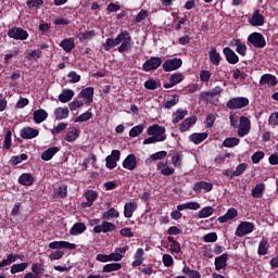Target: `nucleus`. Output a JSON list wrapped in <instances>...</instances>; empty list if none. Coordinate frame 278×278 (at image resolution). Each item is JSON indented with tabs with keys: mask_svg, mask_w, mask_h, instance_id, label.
I'll list each match as a JSON object with an SVG mask.
<instances>
[{
	"mask_svg": "<svg viewBox=\"0 0 278 278\" xmlns=\"http://www.w3.org/2000/svg\"><path fill=\"white\" fill-rule=\"evenodd\" d=\"M131 45H134V41L131 40V35H129V31L123 30L117 35L118 53H127V51L131 49Z\"/></svg>",
	"mask_w": 278,
	"mask_h": 278,
	"instance_id": "nucleus-1",
	"label": "nucleus"
},
{
	"mask_svg": "<svg viewBox=\"0 0 278 278\" xmlns=\"http://www.w3.org/2000/svg\"><path fill=\"white\" fill-rule=\"evenodd\" d=\"M147 134L155 138L157 142H164V140H166V128L164 126L154 124L148 127Z\"/></svg>",
	"mask_w": 278,
	"mask_h": 278,
	"instance_id": "nucleus-2",
	"label": "nucleus"
},
{
	"mask_svg": "<svg viewBox=\"0 0 278 278\" xmlns=\"http://www.w3.org/2000/svg\"><path fill=\"white\" fill-rule=\"evenodd\" d=\"M255 231V224L251 222H241L235 231V236L238 238H244V236H249V233H253Z\"/></svg>",
	"mask_w": 278,
	"mask_h": 278,
	"instance_id": "nucleus-3",
	"label": "nucleus"
},
{
	"mask_svg": "<svg viewBox=\"0 0 278 278\" xmlns=\"http://www.w3.org/2000/svg\"><path fill=\"white\" fill-rule=\"evenodd\" d=\"M249 105V100L244 97H237L231 98L227 103L226 106L228 110H242Z\"/></svg>",
	"mask_w": 278,
	"mask_h": 278,
	"instance_id": "nucleus-4",
	"label": "nucleus"
},
{
	"mask_svg": "<svg viewBox=\"0 0 278 278\" xmlns=\"http://www.w3.org/2000/svg\"><path fill=\"white\" fill-rule=\"evenodd\" d=\"M248 42L256 49H264V47H266V39L264 38V35L260 33H252L248 37Z\"/></svg>",
	"mask_w": 278,
	"mask_h": 278,
	"instance_id": "nucleus-5",
	"label": "nucleus"
},
{
	"mask_svg": "<svg viewBox=\"0 0 278 278\" xmlns=\"http://www.w3.org/2000/svg\"><path fill=\"white\" fill-rule=\"evenodd\" d=\"M181 64H184L181 59L174 58L167 59L162 66L165 73H173V71H178V68H181Z\"/></svg>",
	"mask_w": 278,
	"mask_h": 278,
	"instance_id": "nucleus-6",
	"label": "nucleus"
},
{
	"mask_svg": "<svg viewBox=\"0 0 278 278\" xmlns=\"http://www.w3.org/2000/svg\"><path fill=\"white\" fill-rule=\"evenodd\" d=\"M160 66H162V58L151 56L143 63L142 68L146 73H149L151 71H157Z\"/></svg>",
	"mask_w": 278,
	"mask_h": 278,
	"instance_id": "nucleus-7",
	"label": "nucleus"
},
{
	"mask_svg": "<svg viewBox=\"0 0 278 278\" xmlns=\"http://www.w3.org/2000/svg\"><path fill=\"white\" fill-rule=\"evenodd\" d=\"M9 38H13V40H27L29 38V33L21 27H12L8 31Z\"/></svg>",
	"mask_w": 278,
	"mask_h": 278,
	"instance_id": "nucleus-8",
	"label": "nucleus"
},
{
	"mask_svg": "<svg viewBox=\"0 0 278 278\" xmlns=\"http://www.w3.org/2000/svg\"><path fill=\"white\" fill-rule=\"evenodd\" d=\"M248 23H250L252 27H264L266 23V17L262 15L260 10H255L249 17Z\"/></svg>",
	"mask_w": 278,
	"mask_h": 278,
	"instance_id": "nucleus-9",
	"label": "nucleus"
},
{
	"mask_svg": "<svg viewBox=\"0 0 278 278\" xmlns=\"http://www.w3.org/2000/svg\"><path fill=\"white\" fill-rule=\"evenodd\" d=\"M49 249L52 251H56L60 249H67V251H75L77 249V244L71 243L68 241H52L49 243Z\"/></svg>",
	"mask_w": 278,
	"mask_h": 278,
	"instance_id": "nucleus-10",
	"label": "nucleus"
},
{
	"mask_svg": "<svg viewBox=\"0 0 278 278\" xmlns=\"http://www.w3.org/2000/svg\"><path fill=\"white\" fill-rule=\"evenodd\" d=\"M77 98L83 99V102H85L86 105H90V103H92V101H94V88L87 87V88L83 89L78 93Z\"/></svg>",
	"mask_w": 278,
	"mask_h": 278,
	"instance_id": "nucleus-11",
	"label": "nucleus"
},
{
	"mask_svg": "<svg viewBox=\"0 0 278 278\" xmlns=\"http://www.w3.org/2000/svg\"><path fill=\"white\" fill-rule=\"evenodd\" d=\"M249 131H251V121L245 116H241L239 122L238 136L240 138H244V136H248Z\"/></svg>",
	"mask_w": 278,
	"mask_h": 278,
	"instance_id": "nucleus-12",
	"label": "nucleus"
},
{
	"mask_svg": "<svg viewBox=\"0 0 278 278\" xmlns=\"http://www.w3.org/2000/svg\"><path fill=\"white\" fill-rule=\"evenodd\" d=\"M93 231L94 233H110L116 231V225L104 220L101 225L94 226Z\"/></svg>",
	"mask_w": 278,
	"mask_h": 278,
	"instance_id": "nucleus-13",
	"label": "nucleus"
},
{
	"mask_svg": "<svg viewBox=\"0 0 278 278\" xmlns=\"http://www.w3.org/2000/svg\"><path fill=\"white\" fill-rule=\"evenodd\" d=\"M184 79H186L184 74L179 73V72H176V73H174L169 76V81L164 83L163 87L166 88V89L173 88L174 86H177V84H181V81H184Z\"/></svg>",
	"mask_w": 278,
	"mask_h": 278,
	"instance_id": "nucleus-14",
	"label": "nucleus"
},
{
	"mask_svg": "<svg viewBox=\"0 0 278 278\" xmlns=\"http://www.w3.org/2000/svg\"><path fill=\"white\" fill-rule=\"evenodd\" d=\"M121 160V151L113 150L111 155L106 156V168L110 170H113V168L116 166L117 162Z\"/></svg>",
	"mask_w": 278,
	"mask_h": 278,
	"instance_id": "nucleus-15",
	"label": "nucleus"
},
{
	"mask_svg": "<svg viewBox=\"0 0 278 278\" xmlns=\"http://www.w3.org/2000/svg\"><path fill=\"white\" fill-rule=\"evenodd\" d=\"M223 53L228 64H238V62H240V58L238 56V54H236V52L231 48L229 47L224 48Z\"/></svg>",
	"mask_w": 278,
	"mask_h": 278,
	"instance_id": "nucleus-16",
	"label": "nucleus"
},
{
	"mask_svg": "<svg viewBox=\"0 0 278 278\" xmlns=\"http://www.w3.org/2000/svg\"><path fill=\"white\" fill-rule=\"evenodd\" d=\"M137 166L138 159H136L135 154L127 155L126 159L123 161V168H126V170H136Z\"/></svg>",
	"mask_w": 278,
	"mask_h": 278,
	"instance_id": "nucleus-17",
	"label": "nucleus"
},
{
	"mask_svg": "<svg viewBox=\"0 0 278 278\" xmlns=\"http://www.w3.org/2000/svg\"><path fill=\"white\" fill-rule=\"evenodd\" d=\"M214 185L207 181H198L193 186L194 192H212Z\"/></svg>",
	"mask_w": 278,
	"mask_h": 278,
	"instance_id": "nucleus-18",
	"label": "nucleus"
},
{
	"mask_svg": "<svg viewBox=\"0 0 278 278\" xmlns=\"http://www.w3.org/2000/svg\"><path fill=\"white\" fill-rule=\"evenodd\" d=\"M40 134L38 129L26 127L21 130V138L24 140H31L34 138H37V136Z\"/></svg>",
	"mask_w": 278,
	"mask_h": 278,
	"instance_id": "nucleus-19",
	"label": "nucleus"
},
{
	"mask_svg": "<svg viewBox=\"0 0 278 278\" xmlns=\"http://www.w3.org/2000/svg\"><path fill=\"white\" fill-rule=\"evenodd\" d=\"M238 217V210L230 207L228 208V211L226 212L225 215L219 216L217 218L218 223H229V220H233V218Z\"/></svg>",
	"mask_w": 278,
	"mask_h": 278,
	"instance_id": "nucleus-20",
	"label": "nucleus"
},
{
	"mask_svg": "<svg viewBox=\"0 0 278 278\" xmlns=\"http://www.w3.org/2000/svg\"><path fill=\"white\" fill-rule=\"evenodd\" d=\"M278 84L277 77L271 74H264L260 79L261 86H268L270 88L275 87Z\"/></svg>",
	"mask_w": 278,
	"mask_h": 278,
	"instance_id": "nucleus-21",
	"label": "nucleus"
},
{
	"mask_svg": "<svg viewBox=\"0 0 278 278\" xmlns=\"http://www.w3.org/2000/svg\"><path fill=\"white\" fill-rule=\"evenodd\" d=\"M157 170H160L161 175L165 177H170V175H175V168L168 166L167 162H159Z\"/></svg>",
	"mask_w": 278,
	"mask_h": 278,
	"instance_id": "nucleus-22",
	"label": "nucleus"
},
{
	"mask_svg": "<svg viewBox=\"0 0 278 278\" xmlns=\"http://www.w3.org/2000/svg\"><path fill=\"white\" fill-rule=\"evenodd\" d=\"M36 181V178L34 177V175L29 174V173H24L18 177V184H21V186H34V182Z\"/></svg>",
	"mask_w": 278,
	"mask_h": 278,
	"instance_id": "nucleus-23",
	"label": "nucleus"
},
{
	"mask_svg": "<svg viewBox=\"0 0 278 278\" xmlns=\"http://www.w3.org/2000/svg\"><path fill=\"white\" fill-rule=\"evenodd\" d=\"M97 197H99L97 191H93V190L87 191L85 193V198L87 202H83L81 207H92V203H94V201L97 200Z\"/></svg>",
	"mask_w": 278,
	"mask_h": 278,
	"instance_id": "nucleus-24",
	"label": "nucleus"
},
{
	"mask_svg": "<svg viewBox=\"0 0 278 278\" xmlns=\"http://www.w3.org/2000/svg\"><path fill=\"white\" fill-rule=\"evenodd\" d=\"M230 47H236L237 53L242 58L247 55V45L242 43L240 39H233L230 41Z\"/></svg>",
	"mask_w": 278,
	"mask_h": 278,
	"instance_id": "nucleus-25",
	"label": "nucleus"
},
{
	"mask_svg": "<svg viewBox=\"0 0 278 278\" xmlns=\"http://www.w3.org/2000/svg\"><path fill=\"white\" fill-rule=\"evenodd\" d=\"M132 266L137 268V266H142L144 263V250L142 248H138L134 255Z\"/></svg>",
	"mask_w": 278,
	"mask_h": 278,
	"instance_id": "nucleus-26",
	"label": "nucleus"
},
{
	"mask_svg": "<svg viewBox=\"0 0 278 278\" xmlns=\"http://www.w3.org/2000/svg\"><path fill=\"white\" fill-rule=\"evenodd\" d=\"M34 116V122L37 125H40V123H45L46 118H49V113L45 111L43 109L36 110L33 114Z\"/></svg>",
	"mask_w": 278,
	"mask_h": 278,
	"instance_id": "nucleus-27",
	"label": "nucleus"
},
{
	"mask_svg": "<svg viewBox=\"0 0 278 278\" xmlns=\"http://www.w3.org/2000/svg\"><path fill=\"white\" fill-rule=\"evenodd\" d=\"M65 53H71L75 49V39L73 37L63 39L60 43Z\"/></svg>",
	"mask_w": 278,
	"mask_h": 278,
	"instance_id": "nucleus-28",
	"label": "nucleus"
},
{
	"mask_svg": "<svg viewBox=\"0 0 278 278\" xmlns=\"http://www.w3.org/2000/svg\"><path fill=\"white\" fill-rule=\"evenodd\" d=\"M138 210V204L136 202H128L124 205V216L125 218H131L134 212Z\"/></svg>",
	"mask_w": 278,
	"mask_h": 278,
	"instance_id": "nucleus-29",
	"label": "nucleus"
},
{
	"mask_svg": "<svg viewBox=\"0 0 278 278\" xmlns=\"http://www.w3.org/2000/svg\"><path fill=\"white\" fill-rule=\"evenodd\" d=\"M79 134H81V130H79V128L72 127L65 135L64 139L66 140V142H75V140L79 138Z\"/></svg>",
	"mask_w": 278,
	"mask_h": 278,
	"instance_id": "nucleus-30",
	"label": "nucleus"
},
{
	"mask_svg": "<svg viewBox=\"0 0 278 278\" xmlns=\"http://www.w3.org/2000/svg\"><path fill=\"white\" fill-rule=\"evenodd\" d=\"M73 97H75V91L72 89H64L60 94H59V101L61 103H68V101L73 100Z\"/></svg>",
	"mask_w": 278,
	"mask_h": 278,
	"instance_id": "nucleus-31",
	"label": "nucleus"
},
{
	"mask_svg": "<svg viewBox=\"0 0 278 278\" xmlns=\"http://www.w3.org/2000/svg\"><path fill=\"white\" fill-rule=\"evenodd\" d=\"M227 253L222 254L215 258V270H223V268H227Z\"/></svg>",
	"mask_w": 278,
	"mask_h": 278,
	"instance_id": "nucleus-32",
	"label": "nucleus"
},
{
	"mask_svg": "<svg viewBox=\"0 0 278 278\" xmlns=\"http://www.w3.org/2000/svg\"><path fill=\"white\" fill-rule=\"evenodd\" d=\"M210 62L214 64V66H218L220 64V53L216 50V47H212L208 52Z\"/></svg>",
	"mask_w": 278,
	"mask_h": 278,
	"instance_id": "nucleus-33",
	"label": "nucleus"
},
{
	"mask_svg": "<svg viewBox=\"0 0 278 278\" xmlns=\"http://www.w3.org/2000/svg\"><path fill=\"white\" fill-rule=\"evenodd\" d=\"M68 114H70V111H68V108L66 106L64 108L60 106L54 110V116L56 121H64L65 118H68Z\"/></svg>",
	"mask_w": 278,
	"mask_h": 278,
	"instance_id": "nucleus-34",
	"label": "nucleus"
},
{
	"mask_svg": "<svg viewBox=\"0 0 278 278\" xmlns=\"http://www.w3.org/2000/svg\"><path fill=\"white\" fill-rule=\"evenodd\" d=\"M197 123V116H191L189 118H186L179 126V131H181L182 134L185 131H188V129H190V127L192 125H194Z\"/></svg>",
	"mask_w": 278,
	"mask_h": 278,
	"instance_id": "nucleus-35",
	"label": "nucleus"
},
{
	"mask_svg": "<svg viewBox=\"0 0 278 278\" xmlns=\"http://www.w3.org/2000/svg\"><path fill=\"white\" fill-rule=\"evenodd\" d=\"M87 227L84 223H76L73 225V227L70 229L71 236H80V233H84L86 231Z\"/></svg>",
	"mask_w": 278,
	"mask_h": 278,
	"instance_id": "nucleus-36",
	"label": "nucleus"
},
{
	"mask_svg": "<svg viewBox=\"0 0 278 278\" xmlns=\"http://www.w3.org/2000/svg\"><path fill=\"white\" fill-rule=\"evenodd\" d=\"M207 132H194L190 135L189 140L193 142V144H201L203 140H206Z\"/></svg>",
	"mask_w": 278,
	"mask_h": 278,
	"instance_id": "nucleus-37",
	"label": "nucleus"
},
{
	"mask_svg": "<svg viewBox=\"0 0 278 278\" xmlns=\"http://www.w3.org/2000/svg\"><path fill=\"white\" fill-rule=\"evenodd\" d=\"M23 256L21 255H14V254H9L7 258H4L2 262H0V268H8L10 264H14L17 260H22Z\"/></svg>",
	"mask_w": 278,
	"mask_h": 278,
	"instance_id": "nucleus-38",
	"label": "nucleus"
},
{
	"mask_svg": "<svg viewBox=\"0 0 278 278\" xmlns=\"http://www.w3.org/2000/svg\"><path fill=\"white\" fill-rule=\"evenodd\" d=\"M188 114V110L184 109H178L174 114H173V119L172 123L174 125H177V123H180V121H184L186 118V115Z\"/></svg>",
	"mask_w": 278,
	"mask_h": 278,
	"instance_id": "nucleus-39",
	"label": "nucleus"
},
{
	"mask_svg": "<svg viewBox=\"0 0 278 278\" xmlns=\"http://www.w3.org/2000/svg\"><path fill=\"white\" fill-rule=\"evenodd\" d=\"M58 151H60L59 147L49 148L48 150L42 152L41 160H43L45 162H49V160H52L53 155H55V153H58Z\"/></svg>",
	"mask_w": 278,
	"mask_h": 278,
	"instance_id": "nucleus-40",
	"label": "nucleus"
},
{
	"mask_svg": "<svg viewBox=\"0 0 278 278\" xmlns=\"http://www.w3.org/2000/svg\"><path fill=\"white\" fill-rule=\"evenodd\" d=\"M68 194V187L62 185L54 190L53 197L54 199H66Z\"/></svg>",
	"mask_w": 278,
	"mask_h": 278,
	"instance_id": "nucleus-41",
	"label": "nucleus"
},
{
	"mask_svg": "<svg viewBox=\"0 0 278 278\" xmlns=\"http://www.w3.org/2000/svg\"><path fill=\"white\" fill-rule=\"evenodd\" d=\"M264 190H266V187L264 184H257L254 189L252 190V197L253 199H262L264 197Z\"/></svg>",
	"mask_w": 278,
	"mask_h": 278,
	"instance_id": "nucleus-42",
	"label": "nucleus"
},
{
	"mask_svg": "<svg viewBox=\"0 0 278 278\" xmlns=\"http://www.w3.org/2000/svg\"><path fill=\"white\" fill-rule=\"evenodd\" d=\"M212 91H203L200 93V101H205L206 103H216L218 99H214Z\"/></svg>",
	"mask_w": 278,
	"mask_h": 278,
	"instance_id": "nucleus-43",
	"label": "nucleus"
},
{
	"mask_svg": "<svg viewBox=\"0 0 278 278\" xmlns=\"http://www.w3.org/2000/svg\"><path fill=\"white\" fill-rule=\"evenodd\" d=\"M104 51H110L114 49V47H118V36L116 38H108L104 43H102Z\"/></svg>",
	"mask_w": 278,
	"mask_h": 278,
	"instance_id": "nucleus-44",
	"label": "nucleus"
},
{
	"mask_svg": "<svg viewBox=\"0 0 278 278\" xmlns=\"http://www.w3.org/2000/svg\"><path fill=\"white\" fill-rule=\"evenodd\" d=\"M118 216H121V214L114 207L109 208L102 214L103 220H112V218H118Z\"/></svg>",
	"mask_w": 278,
	"mask_h": 278,
	"instance_id": "nucleus-45",
	"label": "nucleus"
},
{
	"mask_svg": "<svg viewBox=\"0 0 278 278\" xmlns=\"http://www.w3.org/2000/svg\"><path fill=\"white\" fill-rule=\"evenodd\" d=\"M240 144V139L236 137L226 138L223 142V147L226 149H232L233 147H238Z\"/></svg>",
	"mask_w": 278,
	"mask_h": 278,
	"instance_id": "nucleus-46",
	"label": "nucleus"
},
{
	"mask_svg": "<svg viewBox=\"0 0 278 278\" xmlns=\"http://www.w3.org/2000/svg\"><path fill=\"white\" fill-rule=\"evenodd\" d=\"M27 266H29V263L13 264L11 266V275H16V273H24V270H27Z\"/></svg>",
	"mask_w": 278,
	"mask_h": 278,
	"instance_id": "nucleus-47",
	"label": "nucleus"
},
{
	"mask_svg": "<svg viewBox=\"0 0 278 278\" xmlns=\"http://www.w3.org/2000/svg\"><path fill=\"white\" fill-rule=\"evenodd\" d=\"M213 214H214V207L205 206L199 211L198 217L199 218H210V216H212Z\"/></svg>",
	"mask_w": 278,
	"mask_h": 278,
	"instance_id": "nucleus-48",
	"label": "nucleus"
},
{
	"mask_svg": "<svg viewBox=\"0 0 278 278\" xmlns=\"http://www.w3.org/2000/svg\"><path fill=\"white\" fill-rule=\"evenodd\" d=\"M142 131H144V124H140V125L134 126L129 130V137L130 138H138V136H140V134H142Z\"/></svg>",
	"mask_w": 278,
	"mask_h": 278,
	"instance_id": "nucleus-49",
	"label": "nucleus"
},
{
	"mask_svg": "<svg viewBox=\"0 0 278 278\" xmlns=\"http://www.w3.org/2000/svg\"><path fill=\"white\" fill-rule=\"evenodd\" d=\"M121 268H123V265H121V263H110L104 265L103 267V273H114L116 270H121Z\"/></svg>",
	"mask_w": 278,
	"mask_h": 278,
	"instance_id": "nucleus-50",
	"label": "nucleus"
},
{
	"mask_svg": "<svg viewBox=\"0 0 278 278\" xmlns=\"http://www.w3.org/2000/svg\"><path fill=\"white\" fill-rule=\"evenodd\" d=\"M257 253L258 255H268V241L266 239L260 241Z\"/></svg>",
	"mask_w": 278,
	"mask_h": 278,
	"instance_id": "nucleus-51",
	"label": "nucleus"
},
{
	"mask_svg": "<svg viewBox=\"0 0 278 278\" xmlns=\"http://www.w3.org/2000/svg\"><path fill=\"white\" fill-rule=\"evenodd\" d=\"M182 274L188 275L189 278H201V273L199 270L190 269V267H182Z\"/></svg>",
	"mask_w": 278,
	"mask_h": 278,
	"instance_id": "nucleus-52",
	"label": "nucleus"
},
{
	"mask_svg": "<svg viewBox=\"0 0 278 278\" xmlns=\"http://www.w3.org/2000/svg\"><path fill=\"white\" fill-rule=\"evenodd\" d=\"M66 127H68V124L61 122L56 126H54L53 129H51L50 131L52 136H58V134H62V131H64Z\"/></svg>",
	"mask_w": 278,
	"mask_h": 278,
	"instance_id": "nucleus-53",
	"label": "nucleus"
},
{
	"mask_svg": "<svg viewBox=\"0 0 278 278\" xmlns=\"http://www.w3.org/2000/svg\"><path fill=\"white\" fill-rule=\"evenodd\" d=\"M25 160H27V154L23 153V154H20V155L12 156L11 160H10V163L13 166H17V164H21L22 162H25Z\"/></svg>",
	"mask_w": 278,
	"mask_h": 278,
	"instance_id": "nucleus-54",
	"label": "nucleus"
},
{
	"mask_svg": "<svg viewBox=\"0 0 278 278\" xmlns=\"http://www.w3.org/2000/svg\"><path fill=\"white\" fill-rule=\"evenodd\" d=\"M97 36V34L94 33V30H87L85 33H81L78 38L80 40V42H85V40H91V38H94Z\"/></svg>",
	"mask_w": 278,
	"mask_h": 278,
	"instance_id": "nucleus-55",
	"label": "nucleus"
},
{
	"mask_svg": "<svg viewBox=\"0 0 278 278\" xmlns=\"http://www.w3.org/2000/svg\"><path fill=\"white\" fill-rule=\"evenodd\" d=\"M92 118V112L87 111L75 118V123H86Z\"/></svg>",
	"mask_w": 278,
	"mask_h": 278,
	"instance_id": "nucleus-56",
	"label": "nucleus"
},
{
	"mask_svg": "<svg viewBox=\"0 0 278 278\" xmlns=\"http://www.w3.org/2000/svg\"><path fill=\"white\" fill-rule=\"evenodd\" d=\"M84 100H74L68 104V106L71 112H77V110L84 108Z\"/></svg>",
	"mask_w": 278,
	"mask_h": 278,
	"instance_id": "nucleus-57",
	"label": "nucleus"
},
{
	"mask_svg": "<svg viewBox=\"0 0 278 278\" xmlns=\"http://www.w3.org/2000/svg\"><path fill=\"white\" fill-rule=\"evenodd\" d=\"M179 103V96H173L172 99L167 100L164 103V109L165 110H170V108H175Z\"/></svg>",
	"mask_w": 278,
	"mask_h": 278,
	"instance_id": "nucleus-58",
	"label": "nucleus"
},
{
	"mask_svg": "<svg viewBox=\"0 0 278 278\" xmlns=\"http://www.w3.org/2000/svg\"><path fill=\"white\" fill-rule=\"evenodd\" d=\"M144 88H147V90H157V88H160V81L155 79H148L144 83Z\"/></svg>",
	"mask_w": 278,
	"mask_h": 278,
	"instance_id": "nucleus-59",
	"label": "nucleus"
},
{
	"mask_svg": "<svg viewBox=\"0 0 278 278\" xmlns=\"http://www.w3.org/2000/svg\"><path fill=\"white\" fill-rule=\"evenodd\" d=\"M68 77V83L70 84H79V81L81 80V76L79 74H77V72L72 71L67 74Z\"/></svg>",
	"mask_w": 278,
	"mask_h": 278,
	"instance_id": "nucleus-60",
	"label": "nucleus"
},
{
	"mask_svg": "<svg viewBox=\"0 0 278 278\" xmlns=\"http://www.w3.org/2000/svg\"><path fill=\"white\" fill-rule=\"evenodd\" d=\"M162 262L165 266V268H170L175 264V260L170 254H164L162 257Z\"/></svg>",
	"mask_w": 278,
	"mask_h": 278,
	"instance_id": "nucleus-61",
	"label": "nucleus"
},
{
	"mask_svg": "<svg viewBox=\"0 0 278 278\" xmlns=\"http://www.w3.org/2000/svg\"><path fill=\"white\" fill-rule=\"evenodd\" d=\"M182 162H184L182 154H176V155L172 156V164H173V166H175V168H180Z\"/></svg>",
	"mask_w": 278,
	"mask_h": 278,
	"instance_id": "nucleus-62",
	"label": "nucleus"
},
{
	"mask_svg": "<svg viewBox=\"0 0 278 278\" xmlns=\"http://www.w3.org/2000/svg\"><path fill=\"white\" fill-rule=\"evenodd\" d=\"M62 257H64V251L62 250L53 251L49 255V260H51V262H55L56 260H62Z\"/></svg>",
	"mask_w": 278,
	"mask_h": 278,
	"instance_id": "nucleus-63",
	"label": "nucleus"
},
{
	"mask_svg": "<svg viewBox=\"0 0 278 278\" xmlns=\"http://www.w3.org/2000/svg\"><path fill=\"white\" fill-rule=\"evenodd\" d=\"M268 125H270L271 127H277V125H278V112H274L269 115Z\"/></svg>",
	"mask_w": 278,
	"mask_h": 278,
	"instance_id": "nucleus-64",
	"label": "nucleus"
}]
</instances>
